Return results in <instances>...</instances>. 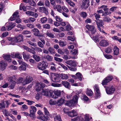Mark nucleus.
<instances>
[{
    "label": "nucleus",
    "instance_id": "nucleus-1",
    "mask_svg": "<svg viewBox=\"0 0 121 121\" xmlns=\"http://www.w3.org/2000/svg\"><path fill=\"white\" fill-rule=\"evenodd\" d=\"M8 40L11 41H13L15 42H19L23 40V36L22 35H20L16 36L14 38H9Z\"/></svg>",
    "mask_w": 121,
    "mask_h": 121
},
{
    "label": "nucleus",
    "instance_id": "nucleus-2",
    "mask_svg": "<svg viewBox=\"0 0 121 121\" xmlns=\"http://www.w3.org/2000/svg\"><path fill=\"white\" fill-rule=\"evenodd\" d=\"M30 109L29 110L30 116L32 119L35 120V113L37 111L36 107L34 106H30Z\"/></svg>",
    "mask_w": 121,
    "mask_h": 121
},
{
    "label": "nucleus",
    "instance_id": "nucleus-3",
    "mask_svg": "<svg viewBox=\"0 0 121 121\" xmlns=\"http://www.w3.org/2000/svg\"><path fill=\"white\" fill-rule=\"evenodd\" d=\"M50 79L54 82H59L60 81V76L58 74L53 73L50 74Z\"/></svg>",
    "mask_w": 121,
    "mask_h": 121
},
{
    "label": "nucleus",
    "instance_id": "nucleus-4",
    "mask_svg": "<svg viewBox=\"0 0 121 121\" xmlns=\"http://www.w3.org/2000/svg\"><path fill=\"white\" fill-rule=\"evenodd\" d=\"M78 97L75 95L73 97V99L70 100L68 103V105L69 106H72L76 104L78 102Z\"/></svg>",
    "mask_w": 121,
    "mask_h": 121
},
{
    "label": "nucleus",
    "instance_id": "nucleus-5",
    "mask_svg": "<svg viewBox=\"0 0 121 121\" xmlns=\"http://www.w3.org/2000/svg\"><path fill=\"white\" fill-rule=\"evenodd\" d=\"M89 5V0H83L82 2L81 8L82 9H87Z\"/></svg>",
    "mask_w": 121,
    "mask_h": 121
},
{
    "label": "nucleus",
    "instance_id": "nucleus-6",
    "mask_svg": "<svg viewBox=\"0 0 121 121\" xmlns=\"http://www.w3.org/2000/svg\"><path fill=\"white\" fill-rule=\"evenodd\" d=\"M46 64V62H43L42 63H39L37 67L39 69L43 70L46 69L47 66Z\"/></svg>",
    "mask_w": 121,
    "mask_h": 121
},
{
    "label": "nucleus",
    "instance_id": "nucleus-7",
    "mask_svg": "<svg viewBox=\"0 0 121 121\" xmlns=\"http://www.w3.org/2000/svg\"><path fill=\"white\" fill-rule=\"evenodd\" d=\"M32 80V78L30 76H27L25 77V79L23 81L22 84L25 85L30 83Z\"/></svg>",
    "mask_w": 121,
    "mask_h": 121
},
{
    "label": "nucleus",
    "instance_id": "nucleus-8",
    "mask_svg": "<svg viewBox=\"0 0 121 121\" xmlns=\"http://www.w3.org/2000/svg\"><path fill=\"white\" fill-rule=\"evenodd\" d=\"M115 90L114 87L112 86L110 87H107L106 89V92L108 94H111L113 93Z\"/></svg>",
    "mask_w": 121,
    "mask_h": 121
},
{
    "label": "nucleus",
    "instance_id": "nucleus-9",
    "mask_svg": "<svg viewBox=\"0 0 121 121\" xmlns=\"http://www.w3.org/2000/svg\"><path fill=\"white\" fill-rule=\"evenodd\" d=\"M7 28V30H9L13 28L15 26L16 23L14 22H7L5 25Z\"/></svg>",
    "mask_w": 121,
    "mask_h": 121
},
{
    "label": "nucleus",
    "instance_id": "nucleus-10",
    "mask_svg": "<svg viewBox=\"0 0 121 121\" xmlns=\"http://www.w3.org/2000/svg\"><path fill=\"white\" fill-rule=\"evenodd\" d=\"M112 78V76L110 75H108L104 80H103L102 84L103 85H105L107 83L111 81Z\"/></svg>",
    "mask_w": 121,
    "mask_h": 121
},
{
    "label": "nucleus",
    "instance_id": "nucleus-11",
    "mask_svg": "<svg viewBox=\"0 0 121 121\" xmlns=\"http://www.w3.org/2000/svg\"><path fill=\"white\" fill-rule=\"evenodd\" d=\"M86 27L87 29L91 31L92 34H94L96 31L95 27L93 26L87 25H86Z\"/></svg>",
    "mask_w": 121,
    "mask_h": 121
},
{
    "label": "nucleus",
    "instance_id": "nucleus-12",
    "mask_svg": "<svg viewBox=\"0 0 121 121\" xmlns=\"http://www.w3.org/2000/svg\"><path fill=\"white\" fill-rule=\"evenodd\" d=\"M32 32H34V35L36 36L42 37L43 36L42 34H39V31L37 28H34L32 29L31 30Z\"/></svg>",
    "mask_w": 121,
    "mask_h": 121
},
{
    "label": "nucleus",
    "instance_id": "nucleus-13",
    "mask_svg": "<svg viewBox=\"0 0 121 121\" xmlns=\"http://www.w3.org/2000/svg\"><path fill=\"white\" fill-rule=\"evenodd\" d=\"M54 9H56L57 11L60 13H61L62 12V8L61 6L59 4L55 5V4L53 5Z\"/></svg>",
    "mask_w": 121,
    "mask_h": 121
},
{
    "label": "nucleus",
    "instance_id": "nucleus-14",
    "mask_svg": "<svg viewBox=\"0 0 121 121\" xmlns=\"http://www.w3.org/2000/svg\"><path fill=\"white\" fill-rule=\"evenodd\" d=\"M54 94L52 96V98L54 99H56L58 98V96H60L61 94L60 91L58 90H55L54 91Z\"/></svg>",
    "mask_w": 121,
    "mask_h": 121
},
{
    "label": "nucleus",
    "instance_id": "nucleus-15",
    "mask_svg": "<svg viewBox=\"0 0 121 121\" xmlns=\"http://www.w3.org/2000/svg\"><path fill=\"white\" fill-rule=\"evenodd\" d=\"M65 63L71 66L75 67L76 65L75 61L73 60H68L66 61Z\"/></svg>",
    "mask_w": 121,
    "mask_h": 121
},
{
    "label": "nucleus",
    "instance_id": "nucleus-16",
    "mask_svg": "<svg viewBox=\"0 0 121 121\" xmlns=\"http://www.w3.org/2000/svg\"><path fill=\"white\" fill-rule=\"evenodd\" d=\"M7 63L5 61H2L0 62V70L2 71L4 70L7 66Z\"/></svg>",
    "mask_w": 121,
    "mask_h": 121
},
{
    "label": "nucleus",
    "instance_id": "nucleus-17",
    "mask_svg": "<svg viewBox=\"0 0 121 121\" xmlns=\"http://www.w3.org/2000/svg\"><path fill=\"white\" fill-rule=\"evenodd\" d=\"M18 13V11H16L15 12L13 15L10 17L9 20L11 21H13L17 19L16 18H18V15H17Z\"/></svg>",
    "mask_w": 121,
    "mask_h": 121
},
{
    "label": "nucleus",
    "instance_id": "nucleus-18",
    "mask_svg": "<svg viewBox=\"0 0 121 121\" xmlns=\"http://www.w3.org/2000/svg\"><path fill=\"white\" fill-rule=\"evenodd\" d=\"M99 44L101 46L103 47H106L108 44L107 41L104 40H102L100 42Z\"/></svg>",
    "mask_w": 121,
    "mask_h": 121
},
{
    "label": "nucleus",
    "instance_id": "nucleus-19",
    "mask_svg": "<svg viewBox=\"0 0 121 121\" xmlns=\"http://www.w3.org/2000/svg\"><path fill=\"white\" fill-rule=\"evenodd\" d=\"M3 58L9 62H11V61L10 58V55H9L4 54L2 56Z\"/></svg>",
    "mask_w": 121,
    "mask_h": 121
},
{
    "label": "nucleus",
    "instance_id": "nucleus-20",
    "mask_svg": "<svg viewBox=\"0 0 121 121\" xmlns=\"http://www.w3.org/2000/svg\"><path fill=\"white\" fill-rule=\"evenodd\" d=\"M39 9L41 12L44 13L46 15L48 14V10L47 8L45 7H42L40 8Z\"/></svg>",
    "mask_w": 121,
    "mask_h": 121
},
{
    "label": "nucleus",
    "instance_id": "nucleus-21",
    "mask_svg": "<svg viewBox=\"0 0 121 121\" xmlns=\"http://www.w3.org/2000/svg\"><path fill=\"white\" fill-rule=\"evenodd\" d=\"M69 115L71 117H73L77 115V113L76 111L74 110H72L71 112H69L68 113Z\"/></svg>",
    "mask_w": 121,
    "mask_h": 121
},
{
    "label": "nucleus",
    "instance_id": "nucleus-22",
    "mask_svg": "<svg viewBox=\"0 0 121 121\" xmlns=\"http://www.w3.org/2000/svg\"><path fill=\"white\" fill-rule=\"evenodd\" d=\"M96 22L97 27L102 26L104 25V23L103 22V21L101 20H97L96 21Z\"/></svg>",
    "mask_w": 121,
    "mask_h": 121
},
{
    "label": "nucleus",
    "instance_id": "nucleus-23",
    "mask_svg": "<svg viewBox=\"0 0 121 121\" xmlns=\"http://www.w3.org/2000/svg\"><path fill=\"white\" fill-rule=\"evenodd\" d=\"M46 35L51 38H54L55 37V35L49 31H47L46 33Z\"/></svg>",
    "mask_w": 121,
    "mask_h": 121
},
{
    "label": "nucleus",
    "instance_id": "nucleus-24",
    "mask_svg": "<svg viewBox=\"0 0 121 121\" xmlns=\"http://www.w3.org/2000/svg\"><path fill=\"white\" fill-rule=\"evenodd\" d=\"M16 27L19 29L20 30L22 31L23 30L25 29L26 28V26L24 25L20 24H18L17 25Z\"/></svg>",
    "mask_w": 121,
    "mask_h": 121
},
{
    "label": "nucleus",
    "instance_id": "nucleus-25",
    "mask_svg": "<svg viewBox=\"0 0 121 121\" xmlns=\"http://www.w3.org/2000/svg\"><path fill=\"white\" fill-rule=\"evenodd\" d=\"M49 90L48 89L45 90L43 89L42 91L41 92L42 94L45 96H48Z\"/></svg>",
    "mask_w": 121,
    "mask_h": 121
},
{
    "label": "nucleus",
    "instance_id": "nucleus-26",
    "mask_svg": "<svg viewBox=\"0 0 121 121\" xmlns=\"http://www.w3.org/2000/svg\"><path fill=\"white\" fill-rule=\"evenodd\" d=\"M8 0H3L0 3V12L4 7L5 2H7Z\"/></svg>",
    "mask_w": 121,
    "mask_h": 121
},
{
    "label": "nucleus",
    "instance_id": "nucleus-27",
    "mask_svg": "<svg viewBox=\"0 0 121 121\" xmlns=\"http://www.w3.org/2000/svg\"><path fill=\"white\" fill-rule=\"evenodd\" d=\"M62 83L65 87L67 88H69L70 86L69 83L68 82L66 81H64L62 82Z\"/></svg>",
    "mask_w": 121,
    "mask_h": 121
},
{
    "label": "nucleus",
    "instance_id": "nucleus-28",
    "mask_svg": "<svg viewBox=\"0 0 121 121\" xmlns=\"http://www.w3.org/2000/svg\"><path fill=\"white\" fill-rule=\"evenodd\" d=\"M114 54L115 55H118L119 53V49L116 46H114L113 48Z\"/></svg>",
    "mask_w": 121,
    "mask_h": 121
},
{
    "label": "nucleus",
    "instance_id": "nucleus-29",
    "mask_svg": "<svg viewBox=\"0 0 121 121\" xmlns=\"http://www.w3.org/2000/svg\"><path fill=\"white\" fill-rule=\"evenodd\" d=\"M48 51L51 54H54L56 52L55 49L52 47H50L48 48Z\"/></svg>",
    "mask_w": 121,
    "mask_h": 121
},
{
    "label": "nucleus",
    "instance_id": "nucleus-30",
    "mask_svg": "<svg viewBox=\"0 0 121 121\" xmlns=\"http://www.w3.org/2000/svg\"><path fill=\"white\" fill-rule=\"evenodd\" d=\"M60 77H61V79L62 80H66L68 78V76L67 74L62 73L60 74Z\"/></svg>",
    "mask_w": 121,
    "mask_h": 121
},
{
    "label": "nucleus",
    "instance_id": "nucleus-31",
    "mask_svg": "<svg viewBox=\"0 0 121 121\" xmlns=\"http://www.w3.org/2000/svg\"><path fill=\"white\" fill-rule=\"evenodd\" d=\"M112 48L111 46H109L105 50V52L107 53H110L112 52Z\"/></svg>",
    "mask_w": 121,
    "mask_h": 121
},
{
    "label": "nucleus",
    "instance_id": "nucleus-32",
    "mask_svg": "<svg viewBox=\"0 0 121 121\" xmlns=\"http://www.w3.org/2000/svg\"><path fill=\"white\" fill-rule=\"evenodd\" d=\"M64 99L63 98H61L57 101V103L59 106L63 104L64 102Z\"/></svg>",
    "mask_w": 121,
    "mask_h": 121
},
{
    "label": "nucleus",
    "instance_id": "nucleus-33",
    "mask_svg": "<svg viewBox=\"0 0 121 121\" xmlns=\"http://www.w3.org/2000/svg\"><path fill=\"white\" fill-rule=\"evenodd\" d=\"M30 47L38 52H41L42 51V49L38 47H36L34 48H33L32 47Z\"/></svg>",
    "mask_w": 121,
    "mask_h": 121
},
{
    "label": "nucleus",
    "instance_id": "nucleus-34",
    "mask_svg": "<svg viewBox=\"0 0 121 121\" xmlns=\"http://www.w3.org/2000/svg\"><path fill=\"white\" fill-rule=\"evenodd\" d=\"M26 65L27 64H26V65H22L19 67V70L20 71L22 70H26Z\"/></svg>",
    "mask_w": 121,
    "mask_h": 121
},
{
    "label": "nucleus",
    "instance_id": "nucleus-35",
    "mask_svg": "<svg viewBox=\"0 0 121 121\" xmlns=\"http://www.w3.org/2000/svg\"><path fill=\"white\" fill-rule=\"evenodd\" d=\"M15 81H13L12 82H10L9 87L11 89H13L15 86Z\"/></svg>",
    "mask_w": 121,
    "mask_h": 121
},
{
    "label": "nucleus",
    "instance_id": "nucleus-36",
    "mask_svg": "<svg viewBox=\"0 0 121 121\" xmlns=\"http://www.w3.org/2000/svg\"><path fill=\"white\" fill-rule=\"evenodd\" d=\"M45 58L47 60L49 61H52L53 59V57L48 54L46 56Z\"/></svg>",
    "mask_w": 121,
    "mask_h": 121
},
{
    "label": "nucleus",
    "instance_id": "nucleus-37",
    "mask_svg": "<svg viewBox=\"0 0 121 121\" xmlns=\"http://www.w3.org/2000/svg\"><path fill=\"white\" fill-rule=\"evenodd\" d=\"M82 117L80 116H78V117H75L71 120V121H79L82 119Z\"/></svg>",
    "mask_w": 121,
    "mask_h": 121
},
{
    "label": "nucleus",
    "instance_id": "nucleus-38",
    "mask_svg": "<svg viewBox=\"0 0 121 121\" xmlns=\"http://www.w3.org/2000/svg\"><path fill=\"white\" fill-rule=\"evenodd\" d=\"M22 55L24 58L25 60H26L30 58V56L26 54L25 52L22 53Z\"/></svg>",
    "mask_w": 121,
    "mask_h": 121
},
{
    "label": "nucleus",
    "instance_id": "nucleus-39",
    "mask_svg": "<svg viewBox=\"0 0 121 121\" xmlns=\"http://www.w3.org/2000/svg\"><path fill=\"white\" fill-rule=\"evenodd\" d=\"M76 76H77V78H78L80 81L82 80V76L81 73L79 72H78L76 74Z\"/></svg>",
    "mask_w": 121,
    "mask_h": 121
},
{
    "label": "nucleus",
    "instance_id": "nucleus-40",
    "mask_svg": "<svg viewBox=\"0 0 121 121\" xmlns=\"http://www.w3.org/2000/svg\"><path fill=\"white\" fill-rule=\"evenodd\" d=\"M58 43L60 46L61 47H64L66 44V43L65 42H64L61 41H60Z\"/></svg>",
    "mask_w": 121,
    "mask_h": 121
},
{
    "label": "nucleus",
    "instance_id": "nucleus-41",
    "mask_svg": "<svg viewBox=\"0 0 121 121\" xmlns=\"http://www.w3.org/2000/svg\"><path fill=\"white\" fill-rule=\"evenodd\" d=\"M47 19L46 17H43L41 19L40 21L41 23L43 24L46 23L47 21Z\"/></svg>",
    "mask_w": 121,
    "mask_h": 121
},
{
    "label": "nucleus",
    "instance_id": "nucleus-42",
    "mask_svg": "<svg viewBox=\"0 0 121 121\" xmlns=\"http://www.w3.org/2000/svg\"><path fill=\"white\" fill-rule=\"evenodd\" d=\"M86 95L90 96H91L93 94V92L91 89H87L86 92Z\"/></svg>",
    "mask_w": 121,
    "mask_h": 121
},
{
    "label": "nucleus",
    "instance_id": "nucleus-43",
    "mask_svg": "<svg viewBox=\"0 0 121 121\" xmlns=\"http://www.w3.org/2000/svg\"><path fill=\"white\" fill-rule=\"evenodd\" d=\"M15 58H17L19 59H22V56L18 52H16L15 54Z\"/></svg>",
    "mask_w": 121,
    "mask_h": 121
},
{
    "label": "nucleus",
    "instance_id": "nucleus-44",
    "mask_svg": "<svg viewBox=\"0 0 121 121\" xmlns=\"http://www.w3.org/2000/svg\"><path fill=\"white\" fill-rule=\"evenodd\" d=\"M99 8L103 9L105 11L109 10V8H108V6L107 5H103Z\"/></svg>",
    "mask_w": 121,
    "mask_h": 121
},
{
    "label": "nucleus",
    "instance_id": "nucleus-45",
    "mask_svg": "<svg viewBox=\"0 0 121 121\" xmlns=\"http://www.w3.org/2000/svg\"><path fill=\"white\" fill-rule=\"evenodd\" d=\"M33 57L35 60L37 61H39L40 60V57L36 55H33Z\"/></svg>",
    "mask_w": 121,
    "mask_h": 121
},
{
    "label": "nucleus",
    "instance_id": "nucleus-46",
    "mask_svg": "<svg viewBox=\"0 0 121 121\" xmlns=\"http://www.w3.org/2000/svg\"><path fill=\"white\" fill-rule=\"evenodd\" d=\"M16 77L15 76H13L9 77L8 80L9 82H12L13 81H15Z\"/></svg>",
    "mask_w": 121,
    "mask_h": 121
},
{
    "label": "nucleus",
    "instance_id": "nucleus-47",
    "mask_svg": "<svg viewBox=\"0 0 121 121\" xmlns=\"http://www.w3.org/2000/svg\"><path fill=\"white\" fill-rule=\"evenodd\" d=\"M71 53L74 56L77 55L78 53V50L77 49H74L73 50H72L71 51Z\"/></svg>",
    "mask_w": 121,
    "mask_h": 121
},
{
    "label": "nucleus",
    "instance_id": "nucleus-48",
    "mask_svg": "<svg viewBox=\"0 0 121 121\" xmlns=\"http://www.w3.org/2000/svg\"><path fill=\"white\" fill-rule=\"evenodd\" d=\"M100 91L95 92V99H97L100 98Z\"/></svg>",
    "mask_w": 121,
    "mask_h": 121
},
{
    "label": "nucleus",
    "instance_id": "nucleus-49",
    "mask_svg": "<svg viewBox=\"0 0 121 121\" xmlns=\"http://www.w3.org/2000/svg\"><path fill=\"white\" fill-rule=\"evenodd\" d=\"M49 103L50 105H53L57 104V102L55 101L54 99H51L49 101Z\"/></svg>",
    "mask_w": 121,
    "mask_h": 121
},
{
    "label": "nucleus",
    "instance_id": "nucleus-50",
    "mask_svg": "<svg viewBox=\"0 0 121 121\" xmlns=\"http://www.w3.org/2000/svg\"><path fill=\"white\" fill-rule=\"evenodd\" d=\"M103 20L105 22H109L111 21V19L108 17L105 16L103 18Z\"/></svg>",
    "mask_w": 121,
    "mask_h": 121
},
{
    "label": "nucleus",
    "instance_id": "nucleus-51",
    "mask_svg": "<svg viewBox=\"0 0 121 121\" xmlns=\"http://www.w3.org/2000/svg\"><path fill=\"white\" fill-rule=\"evenodd\" d=\"M51 85L52 86L55 87H61L62 86L61 84L58 83H52Z\"/></svg>",
    "mask_w": 121,
    "mask_h": 121
},
{
    "label": "nucleus",
    "instance_id": "nucleus-52",
    "mask_svg": "<svg viewBox=\"0 0 121 121\" xmlns=\"http://www.w3.org/2000/svg\"><path fill=\"white\" fill-rule=\"evenodd\" d=\"M2 112L3 114L5 116H8L9 115V114L8 110L6 109H3L2 110Z\"/></svg>",
    "mask_w": 121,
    "mask_h": 121
},
{
    "label": "nucleus",
    "instance_id": "nucleus-53",
    "mask_svg": "<svg viewBox=\"0 0 121 121\" xmlns=\"http://www.w3.org/2000/svg\"><path fill=\"white\" fill-rule=\"evenodd\" d=\"M67 39L68 40H70L72 41H74L75 39V38L74 36H68L67 37Z\"/></svg>",
    "mask_w": 121,
    "mask_h": 121
},
{
    "label": "nucleus",
    "instance_id": "nucleus-54",
    "mask_svg": "<svg viewBox=\"0 0 121 121\" xmlns=\"http://www.w3.org/2000/svg\"><path fill=\"white\" fill-rule=\"evenodd\" d=\"M111 13V12L110 11H105V12L104 13H103L102 16H106L107 15H109Z\"/></svg>",
    "mask_w": 121,
    "mask_h": 121
},
{
    "label": "nucleus",
    "instance_id": "nucleus-55",
    "mask_svg": "<svg viewBox=\"0 0 121 121\" xmlns=\"http://www.w3.org/2000/svg\"><path fill=\"white\" fill-rule=\"evenodd\" d=\"M80 15L81 17L84 18L86 17L87 14L85 12H82L80 13Z\"/></svg>",
    "mask_w": 121,
    "mask_h": 121
},
{
    "label": "nucleus",
    "instance_id": "nucleus-56",
    "mask_svg": "<svg viewBox=\"0 0 121 121\" xmlns=\"http://www.w3.org/2000/svg\"><path fill=\"white\" fill-rule=\"evenodd\" d=\"M94 89L95 92L100 91L98 85H97L95 84L94 86Z\"/></svg>",
    "mask_w": 121,
    "mask_h": 121
},
{
    "label": "nucleus",
    "instance_id": "nucleus-57",
    "mask_svg": "<svg viewBox=\"0 0 121 121\" xmlns=\"http://www.w3.org/2000/svg\"><path fill=\"white\" fill-rule=\"evenodd\" d=\"M38 46L39 47L41 48H43L44 47V44L41 42L39 41L37 43Z\"/></svg>",
    "mask_w": 121,
    "mask_h": 121
},
{
    "label": "nucleus",
    "instance_id": "nucleus-58",
    "mask_svg": "<svg viewBox=\"0 0 121 121\" xmlns=\"http://www.w3.org/2000/svg\"><path fill=\"white\" fill-rule=\"evenodd\" d=\"M43 109L45 114L47 116H49V113L47 108L45 107H44Z\"/></svg>",
    "mask_w": 121,
    "mask_h": 121
},
{
    "label": "nucleus",
    "instance_id": "nucleus-59",
    "mask_svg": "<svg viewBox=\"0 0 121 121\" xmlns=\"http://www.w3.org/2000/svg\"><path fill=\"white\" fill-rule=\"evenodd\" d=\"M55 18L56 21L57 22H60L62 21L63 19L59 16H56V17Z\"/></svg>",
    "mask_w": 121,
    "mask_h": 121
},
{
    "label": "nucleus",
    "instance_id": "nucleus-60",
    "mask_svg": "<svg viewBox=\"0 0 121 121\" xmlns=\"http://www.w3.org/2000/svg\"><path fill=\"white\" fill-rule=\"evenodd\" d=\"M55 1L56 3L61 5H64L63 2L61 0H55Z\"/></svg>",
    "mask_w": 121,
    "mask_h": 121
},
{
    "label": "nucleus",
    "instance_id": "nucleus-61",
    "mask_svg": "<svg viewBox=\"0 0 121 121\" xmlns=\"http://www.w3.org/2000/svg\"><path fill=\"white\" fill-rule=\"evenodd\" d=\"M5 106L6 108L8 107L9 105L11 104V101L9 100H6L5 101Z\"/></svg>",
    "mask_w": 121,
    "mask_h": 121
},
{
    "label": "nucleus",
    "instance_id": "nucleus-62",
    "mask_svg": "<svg viewBox=\"0 0 121 121\" xmlns=\"http://www.w3.org/2000/svg\"><path fill=\"white\" fill-rule=\"evenodd\" d=\"M43 28L45 29H49L50 28V25L48 24H46L44 25H43Z\"/></svg>",
    "mask_w": 121,
    "mask_h": 121
},
{
    "label": "nucleus",
    "instance_id": "nucleus-63",
    "mask_svg": "<svg viewBox=\"0 0 121 121\" xmlns=\"http://www.w3.org/2000/svg\"><path fill=\"white\" fill-rule=\"evenodd\" d=\"M27 26L28 27H29L31 29L34 28L35 27V26H34V24L33 23H32V24H31V23L28 24L27 25Z\"/></svg>",
    "mask_w": 121,
    "mask_h": 121
},
{
    "label": "nucleus",
    "instance_id": "nucleus-64",
    "mask_svg": "<svg viewBox=\"0 0 121 121\" xmlns=\"http://www.w3.org/2000/svg\"><path fill=\"white\" fill-rule=\"evenodd\" d=\"M55 119H56L59 121H62L61 120V117L59 115H57L55 117Z\"/></svg>",
    "mask_w": 121,
    "mask_h": 121
}]
</instances>
